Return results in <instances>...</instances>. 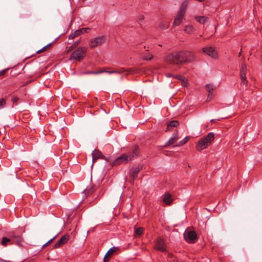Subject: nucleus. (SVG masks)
<instances>
[{"mask_svg": "<svg viewBox=\"0 0 262 262\" xmlns=\"http://www.w3.org/2000/svg\"><path fill=\"white\" fill-rule=\"evenodd\" d=\"M194 59L193 53L189 51H179L172 53L165 57V61L170 64L179 67L185 62H190Z\"/></svg>", "mask_w": 262, "mask_h": 262, "instance_id": "obj_1", "label": "nucleus"}, {"mask_svg": "<svg viewBox=\"0 0 262 262\" xmlns=\"http://www.w3.org/2000/svg\"><path fill=\"white\" fill-rule=\"evenodd\" d=\"M138 154L139 149L138 147H136L130 154H122L117 157L113 162V165L116 166L122 163H127L130 161L134 157L138 156Z\"/></svg>", "mask_w": 262, "mask_h": 262, "instance_id": "obj_2", "label": "nucleus"}, {"mask_svg": "<svg viewBox=\"0 0 262 262\" xmlns=\"http://www.w3.org/2000/svg\"><path fill=\"white\" fill-rule=\"evenodd\" d=\"M214 134L213 133H209L204 138L201 139L196 145V149L199 151L206 148L213 141Z\"/></svg>", "mask_w": 262, "mask_h": 262, "instance_id": "obj_3", "label": "nucleus"}, {"mask_svg": "<svg viewBox=\"0 0 262 262\" xmlns=\"http://www.w3.org/2000/svg\"><path fill=\"white\" fill-rule=\"evenodd\" d=\"M86 49L85 47H78L71 54L70 59L81 60L85 56Z\"/></svg>", "mask_w": 262, "mask_h": 262, "instance_id": "obj_4", "label": "nucleus"}, {"mask_svg": "<svg viewBox=\"0 0 262 262\" xmlns=\"http://www.w3.org/2000/svg\"><path fill=\"white\" fill-rule=\"evenodd\" d=\"M106 37L104 35H101L91 39L89 41V46L90 48H94L100 46L105 41Z\"/></svg>", "mask_w": 262, "mask_h": 262, "instance_id": "obj_5", "label": "nucleus"}, {"mask_svg": "<svg viewBox=\"0 0 262 262\" xmlns=\"http://www.w3.org/2000/svg\"><path fill=\"white\" fill-rule=\"evenodd\" d=\"M185 240L189 243H194L197 239V235L194 231L189 230L185 231L184 234Z\"/></svg>", "mask_w": 262, "mask_h": 262, "instance_id": "obj_6", "label": "nucleus"}, {"mask_svg": "<svg viewBox=\"0 0 262 262\" xmlns=\"http://www.w3.org/2000/svg\"><path fill=\"white\" fill-rule=\"evenodd\" d=\"M155 248L161 252H164L166 250V247L165 240L161 238H158L155 242Z\"/></svg>", "mask_w": 262, "mask_h": 262, "instance_id": "obj_7", "label": "nucleus"}, {"mask_svg": "<svg viewBox=\"0 0 262 262\" xmlns=\"http://www.w3.org/2000/svg\"><path fill=\"white\" fill-rule=\"evenodd\" d=\"M246 71L247 68L246 64L242 63L241 68L240 76L242 83L245 85H247L248 84V81L246 79Z\"/></svg>", "mask_w": 262, "mask_h": 262, "instance_id": "obj_8", "label": "nucleus"}, {"mask_svg": "<svg viewBox=\"0 0 262 262\" xmlns=\"http://www.w3.org/2000/svg\"><path fill=\"white\" fill-rule=\"evenodd\" d=\"M203 52L209 56L210 57L214 58H217V55L216 51L211 47H204L203 49Z\"/></svg>", "mask_w": 262, "mask_h": 262, "instance_id": "obj_9", "label": "nucleus"}, {"mask_svg": "<svg viewBox=\"0 0 262 262\" xmlns=\"http://www.w3.org/2000/svg\"><path fill=\"white\" fill-rule=\"evenodd\" d=\"M89 28H82L79 30H76L73 33L71 34L69 36V39H73L75 37L80 35L88 32L90 30Z\"/></svg>", "mask_w": 262, "mask_h": 262, "instance_id": "obj_10", "label": "nucleus"}, {"mask_svg": "<svg viewBox=\"0 0 262 262\" xmlns=\"http://www.w3.org/2000/svg\"><path fill=\"white\" fill-rule=\"evenodd\" d=\"M162 201L166 205H170L173 201L171 194L169 192H165L162 196Z\"/></svg>", "mask_w": 262, "mask_h": 262, "instance_id": "obj_11", "label": "nucleus"}, {"mask_svg": "<svg viewBox=\"0 0 262 262\" xmlns=\"http://www.w3.org/2000/svg\"><path fill=\"white\" fill-rule=\"evenodd\" d=\"M185 13L179 11L176 17L175 18L173 26H177L179 25L181 22L182 21V20L183 19V17L184 16Z\"/></svg>", "mask_w": 262, "mask_h": 262, "instance_id": "obj_12", "label": "nucleus"}, {"mask_svg": "<svg viewBox=\"0 0 262 262\" xmlns=\"http://www.w3.org/2000/svg\"><path fill=\"white\" fill-rule=\"evenodd\" d=\"M69 239V236L67 235H63L60 239L58 240L57 243L54 245L55 248H58L61 245L65 244Z\"/></svg>", "mask_w": 262, "mask_h": 262, "instance_id": "obj_13", "label": "nucleus"}, {"mask_svg": "<svg viewBox=\"0 0 262 262\" xmlns=\"http://www.w3.org/2000/svg\"><path fill=\"white\" fill-rule=\"evenodd\" d=\"M15 236L12 237L11 238H7L6 237H4L2 238L1 244L3 246H7L8 243H11V241H12L13 238H15ZM17 238V242L18 244L21 241V237L19 236H16Z\"/></svg>", "mask_w": 262, "mask_h": 262, "instance_id": "obj_14", "label": "nucleus"}, {"mask_svg": "<svg viewBox=\"0 0 262 262\" xmlns=\"http://www.w3.org/2000/svg\"><path fill=\"white\" fill-rule=\"evenodd\" d=\"M118 249L117 247H113L111 248H110L108 251L106 253L104 257V262H108L110 260V258H108L109 256H111Z\"/></svg>", "mask_w": 262, "mask_h": 262, "instance_id": "obj_15", "label": "nucleus"}, {"mask_svg": "<svg viewBox=\"0 0 262 262\" xmlns=\"http://www.w3.org/2000/svg\"><path fill=\"white\" fill-rule=\"evenodd\" d=\"M93 162L94 163L95 160L98 159H104L102 152L97 149H95L92 154Z\"/></svg>", "mask_w": 262, "mask_h": 262, "instance_id": "obj_16", "label": "nucleus"}, {"mask_svg": "<svg viewBox=\"0 0 262 262\" xmlns=\"http://www.w3.org/2000/svg\"><path fill=\"white\" fill-rule=\"evenodd\" d=\"M140 170L139 167H135L131 169L130 177L133 180H134L137 177Z\"/></svg>", "mask_w": 262, "mask_h": 262, "instance_id": "obj_17", "label": "nucleus"}, {"mask_svg": "<svg viewBox=\"0 0 262 262\" xmlns=\"http://www.w3.org/2000/svg\"><path fill=\"white\" fill-rule=\"evenodd\" d=\"M178 133L177 132H174L167 142V144L171 145L174 144L178 140Z\"/></svg>", "mask_w": 262, "mask_h": 262, "instance_id": "obj_18", "label": "nucleus"}, {"mask_svg": "<svg viewBox=\"0 0 262 262\" xmlns=\"http://www.w3.org/2000/svg\"><path fill=\"white\" fill-rule=\"evenodd\" d=\"M195 19L200 24H204L208 21V17L205 16H196L194 17Z\"/></svg>", "mask_w": 262, "mask_h": 262, "instance_id": "obj_19", "label": "nucleus"}, {"mask_svg": "<svg viewBox=\"0 0 262 262\" xmlns=\"http://www.w3.org/2000/svg\"><path fill=\"white\" fill-rule=\"evenodd\" d=\"M184 30L188 34H192L195 31V28L192 25H188L185 26Z\"/></svg>", "mask_w": 262, "mask_h": 262, "instance_id": "obj_20", "label": "nucleus"}, {"mask_svg": "<svg viewBox=\"0 0 262 262\" xmlns=\"http://www.w3.org/2000/svg\"><path fill=\"white\" fill-rule=\"evenodd\" d=\"M188 0H185L182 4L179 11L181 12H182L184 13H185V11L186 10L187 7L188 5Z\"/></svg>", "mask_w": 262, "mask_h": 262, "instance_id": "obj_21", "label": "nucleus"}, {"mask_svg": "<svg viewBox=\"0 0 262 262\" xmlns=\"http://www.w3.org/2000/svg\"><path fill=\"white\" fill-rule=\"evenodd\" d=\"M159 27L161 29H166L169 27V22L166 20L162 21L159 24Z\"/></svg>", "mask_w": 262, "mask_h": 262, "instance_id": "obj_22", "label": "nucleus"}, {"mask_svg": "<svg viewBox=\"0 0 262 262\" xmlns=\"http://www.w3.org/2000/svg\"><path fill=\"white\" fill-rule=\"evenodd\" d=\"M188 137H186L184 139L180 141L179 143L176 145L177 146H180L184 145L188 141Z\"/></svg>", "mask_w": 262, "mask_h": 262, "instance_id": "obj_23", "label": "nucleus"}, {"mask_svg": "<svg viewBox=\"0 0 262 262\" xmlns=\"http://www.w3.org/2000/svg\"><path fill=\"white\" fill-rule=\"evenodd\" d=\"M143 232V228L142 227H139L135 229V234L136 235H141Z\"/></svg>", "mask_w": 262, "mask_h": 262, "instance_id": "obj_24", "label": "nucleus"}, {"mask_svg": "<svg viewBox=\"0 0 262 262\" xmlns=\"http://www.w3.org/2000/svg\"><path fill=\"white\" fill-rule=\"evenodd\" d=\"M153 56L148 53H145L143 54V58L145 60H150L152 58Z\"/></svg>", "mask_w": 262, "mask_h": 262, "instance_id": "obj_25", "label": "nucleus"}, {"mask_svg": "<svg viewBox=\"0 0 262 262\" xmlns=\"http://www.w3.org/2000/svg\"><path fill=\"white\" fill-rule=\"evenodd\" d=\"M179 125V122L177 120H173L170 121L168 124V127H176Z\"/></svg>", "mask_w": 262, "mask_h": 262, "instance_id": "obj_26", "label": "nucleus"}, {"mask_svg": "<svg viewBox=\"0 0 262 262\" xmlns=\"http://www.w3.org/2000/svg\"><path fill=\"white\" fill-rule=\"evenodd\" d=\"M6 105V99L2 98L0 99V109H2L5 107Z\"/></svg>", "mask_w": 262, "mask_h": 262, "instance_id": "obj_27", "label": "nucleus"}, {"mask_svg": "<svg viewBox=\"0 0 262 262\" xmlns=\"http://www.w3.org/2000/svg\"><path fill=\"white\" fill-rule=\"evenodd\" d=\"M206 88L209 93V95L211 93V92L213 90L214 88L212 84H208L206 85Z\"/></svg>", "mask_w": 262, "mask_h": 262, "instance_id": "obj_28", "label": "nucleus"}, {"mask_svg": "<svg viewBox=\"0 0 262 262\" xmlns=\"http://www.w3.org/2000/svg\"><path fill=\"white\" fill-rule=\"evenodd\" d=\"M39 167H40V166L37 163H36L34 162V169L35 168L36 169V171H35L34 170V173H33L34 175L36 174L39 173L38 169H39Z\"/></svg>", "mask_w": 262, "mask_h": 262, "instance_id": "obj_29", "label": "nucleus"}, {"mask_svg": "<svg viewBox=\"0 0 262 262\" xmlns=\"http://www.w3.org/2000/svg\"><path fill=\"white\" fill-rule=\"evenodd\" d=\"M51 45V43H49L48 45H47V46L43 47L42 49H40V50H38V51H37L36 52V54H39L42 51H45L48 47H49L50 45Z\"/></svg>", "mask_w": 262, "mask_h": 262, "instance_id": "obj_30", "label": "nucleus"}, {"mask_svg": "<svg viewBox=\"0 0 262 262\" xmlns=\"http://www.w3.org/2000/svg\"><path fill=\"white\" fill-rule=\"evenodd\" d=\"M9 69H6L0 71V76H4L6 72Z\"/></svg>", "mask_w": 262, "mask_h": 262, "instance_id": "obj_31", "label": "nucleus"}, {"mask_svg": "<svg viewBox=\"0 0 262 262\" xmlns=\"http://www.w3.org/2000/svg\"><path fill=\"white\" fill-rule=\"evenodd\" d=\"M104 72V70L95 71L93 73V74H98Z\"/></svg>", "mask_w": 262, "mask_h": 262, "instance_id": "obj_32", "label": "nucleus"}, {"mask_svg": "<svg viewBox=\"0 0 262 262\" xmlns=\"http://www.w3.org/2000/svg\"><path fill=\"white\" fill-rule=\"evenodd\" d=\"M114 72H115L114 73L121 74L123 72V70H114Z\"/></svg>", "mask_w": 262, "mask_h": 262, "instance_id": "obj_33", "label": "nucleus"}, {"mask_svg": "<svg viewBox=\"0 0 262 262\" xmlns=\"http://www.w3.org/2000/svg\"><path fill=\"white\" fill-rule=\"evenodd\" d=\"M104 72L107 73L108 74H113V73H115L114 70H113V71H105V70H104Z\"/></svg>", "mask_w": 262, "mask_h": 262, "instance_id": "obj_34", "label": "nucleus"}, {"mask_svg": "<svg viewBox=\"0 0 262 262\" xmlns=\"http://www.w3.org/2000/svg\"><path fill=\"white\" fill-rule=\"evenodd\" d=\"M54 238H53L52 239H51L49 240V241H48L46 244H45L44 245V246H43L45 247V246H46V245H47L49 243H51V242L53 240V239H54Z\"/></svg>", "mask_w": 262, "mask_h": 262, "instance_id": "obj_35", "label": "nucleus"}, {"mask_svg": "<svg viewBox=\"0 0 262 262\" xmlns=\"http://www.w3.org/2000/svg\"><path fill=\"white\" fill-rule=\"evenodd\" d=\"M94 71H88L87 72H86V74H93V73L94 72Z\"/></svg>", "mask_w": 262, "mask_h": 262, "instance_id": "obj_36", "label": "nucleus"}, {"mask_svg": "<svg viewBox=\"0 0 262 262\" xmlns=\"http://www.w3.org/2000/svg\"><path fill=\"white\" fill-rule=\"evenodd\" d=\"M139 19L140 20H143L144 19L143 16L140 17Z\"/></svg>", "mask_w": 262, "mask_h": 262, "instance_id": "obj_37", "label": "nucleus"}, {"mask_svg": "<svg viewBox=\"0 0 262 262\" xmlns=\"http://www.w3.org/2000/svg\"><path fill=\"white\" fill-rule=\"evenodd\" d=\"M213 121H214V120H213V119H212L210 121H211V122H213Z\"/></svg>", "mask_w": 262, "mask_h": 262, "instance_id": "obj_38", "label": "nucleus"}, {"mask_svg": "<svg viewBox=\"0 0 262 262\" xmlns=\"http://www.w3.org/2000/svg\"><path fill=\"white\" fill-rule=\"evenodd\" d=\"M159 46L160 47H162V46L161 45H160V44H159Z\"/></svg>", "mask_w": 262, "mask_h": 262, "instance_id": "obj_39", "label": "nucleus"}]
</instances>
